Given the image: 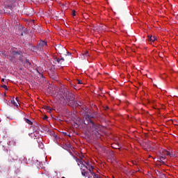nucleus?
Instances as JSON below:
<instances>
[{"label":"nucleus","instance_id":"1","mask_svg":"<svg viewBox=\"0 0 178 178\" xmlns=\"http://www.w3.org/2000/svg\"><path fill=\"white\" fill-rule=\"evenodd\" d=\"M63 105H69L70 106H81L83 103L74 101V95L69 91H65L63 94Z\"/></svg>","mask_w":178,"mask_h":178},{"label":"nucleus","instance_id":"2","mask_svg":"<svg viewBox=\"0 0 178 178\" xmlns=\"http://www.w3.org/2000/svg\"><path fill=\"white\" fill-rule=\"evenodd\" d=\"M94 119V114L92 113H87L83 118V123L86 126L90 127L91 130H95L98 129V125L92 121Z\"/></svg>","mask_w":178,"mask_h":178},{"label":"nucleus","instance_id":"3","mask_svg":"<svg viewBox=\"0 0 178 178\" xmlns=\"http://www.w3.org/2000/svg\"><path fill=\"white\" fill-rule=\"evenodd\" d=\"M76 161L79 166H80V165H81V166H82L83 168H85V169H88L90 173H92L94 175V176H97L95 175V173L92 172L94 166L90 165V163L85 162V164H84V163L83 162V160H81L80 159H76Z\"/></svg>","mask_w":178,"mask_h":178},{"label":"nucleus","instance_id":"4","mask_svg":"<svg viewBox=\"0 0 178 178\" xmlns=\"http://www.w3.org/2000/svg\"><path fill=\"white\" fill-rule=\"evenodd\" d=\"M16 3V0H7L4 2V6L7 8L8 9H13V7H15V5Z\"/></svg>","mask_w":178,"mask_h":178},{"label":"nucleus","instance_id":"5","mask_svg":"<svg viewBox=\"0 0 178 178\" xmlns=\"http://www.w3.org/2000/svg\"><path fill=\"white\" fill-rule=\"evenodd\" d=\"M13 56H7V59L11 60V62L16 63V60H15V56H20L22 55V51H13Z\"/></svg>","mask_w":178,"mask_h":178},{"label":"nucleus","instance_id":"6","mask_svg":"<svg viewBox=\"0 0 178 178\" xmlns=\"http://www.w3.org/2000/svg\"><path fill=\"white\" fill-rule=\"evenodd\" d=\"M81 168V175L82 176H83L84 177H87V176H88V172L86 171V168H83V165H80Z\"/></svg>","mask_w":178,"mask_h":178},{"label":"nucleus","instance_id":"7","mask_svg":"<svg viewBox=\"0 0 178 178\" xmlns=\"http://www.w3.org/2000/svg\"><path fill=\"white\" fill-rule=\"evenodd\" d=\"M47 44L45 41H40L38 44V48L39 49H42V47H47Z\"/></svg>","mask_w":178,"mask_h":178},{"label":"nucleus","instance_id":"8","mask_svg":"<svg viewBox=\"0 0 178 178\" xmlns=\"http://www.w3.org/2000/svg\"><path fill=\"white\" fill-rule=\"evenodd\" d=\"M156 175L159 177V178H166V175L163 174V172H160V171H156Z\"/></svg>","mask_w":178,"mask_h":178},{"label":"nucleus","instance_id":"9","mask_svg":"<svg viewBox=\"0 0 178 178\" xmlns=\"http://www.w3.org/2000/svg\"><path fill=\"white\" fill-rule=\"evenodd\" d=\"M24 67H31V63L29 60V59H26L24 62Z\"/></svg>","mask_w":178,"mask_h":178},{"label":"nucleus","instance_id":"10","mask_svg":"<svg viewBox=\"0 0 178 178\" xmlns=\"http://www.w3.org/2000/svg\"><path fill=\"white\" fill-rule=\"evenodd\" d=\"M156 40V37L155 36H152V35L148 36V41H152V42H154V41H155Z\"/></svg>","mask_w":178,"mask_h":178},{"label":"nucleus","instance_id":"11","mask_svg":"<svg viewBox=\"0 0 178 178\" xmlns=\"http://www.w3.org/2000/svg\"><path fill=\"white\" fill-rule=\"evenodd\" d=\"M72 146L69 144V143H65L63 145V148L64 149H69V148H71Z\"/></svg>","mask_w":178,"mask_h":178},{"label":"nucleus","instance_id":"12","mask_svg":"<svg viewBox=\"0 0 178 178\" xmlns=\"http://www.w3.org/2000/svg\"><path fill=\"white\" fill-rule=\"evenodd\" d=\"M24 120H25L26 123H27L28 124H30V125L33 124V122H31V120H30L27 118H25Z\"/></svg>","mask_w":178,"mask_h":178},{"label":"nucleus","instance_id":"13","mask_svg":"<svg viewBox=\"0 0 178 178\" xmlns=\"http://www.w3.org/2000/svg\"><path fill=\"white\" fill-rule=\"evenodd\" d=\"M11 104H14V106H17V102H16L15 101V99H13V100L11 101Z\"/></svg>","mask_w":178,"mask_h":178},{"label":"nucleus","instance_id":"14","mask_svg":"<svg viewBox=\"0 0 178 178\" xmlns=\"http://www.w3.org/2000/svg\"><path fill=\"white\" fill-rule=\"evenodd\" d=\"M83 55H84L85 56H90V54H88V51L85 52L84 54H83Z\"/></svg>","mask_w":178,"mask_h":178},{"label":"nucleus","instance_id":"15","mask_svg":"<svg viewBox=\"0 0 178 178\" xmlns=\"http://www.w3.org/2000/svg\"><path fill=\"white\" fill-rule=\"evenodd\" d=\"M165 154L167 155V156H169V155H170V152L165 151Z\"/></svg>","mask_w":178,"mask_h":178},{"label":"nucleus","instance_id":"16","mask_svg":"<svg viewBox=\"0 0 178 178\" xmlns=\"http://www.w3.org/2000/svg\"><path fill=\"white\" fill-rule=\"evenodd\" d=\"M1 87L3 88H5V90H8V86H6V85H3V86H1Z\"/></svg>","mask_w":178,"mask_h":178},{"label":"nucleus","instance_id":"17","mask_svg":"<svg viewBox=\"0 0 178 178\" xmlns=\"http://www.w3.org/2000/svg\"><path fill=\"white\" fill-rule=\"evenodd\" d=\"M77 83H78L79 84H83V81H80V80H79V79H77Z\"/></svg>","mask_w":178,"mask_h":178},{"label":"nucleus","instance_id":"18","mask_svg":"<svg viewBox=\"0 0 178 178\" xmlns=\"http://www.w3.org/2000/svg\"><path fill=\"white\" fill-rule=\"evenodd\" d=\"M47 111H52V108L49 106H47Z\"/></svg>","mask_w":178,"mask_h":178},{"label":"nucleus","instance_id":"19","mask_svg":"<svg viewBox=\"0 0 178 178\" xmlns=\"http://www.w3.org/2000/svg\"><path fill=\"white\" fill-rule=\"evenodd\" d=\"M72 16H76V11L75 10L72 11Z\"/></svg>","mask_w":178,"mask_h":178},{"label":"nucleus","instance_id":"20","mask_svg":"<svg viewBox=\"0 0 178 178\" xmlns=\"http://www.w3.org/2000/svg\"><path fill=\"white\" fill-rule=\"evenodd\" d=\"M56 62H58V63H60V59L56 58Z\"/></svg>","mask_w":178,"mask_h":178},{"label":"nucleus","instance_id":"21","mask_svg":"<svg viewBox=\"0 0 178 178\" xmlns=\"http://www.w3.org/2000/svg\"><path fill=\"white\" fill-rule=\"evenodd\" d=\"M60 61L62 60V62H65V58H60Z\"/></svg>","mask_w":178,"mask_h":178},{"label":"nucleus","instance_id":"22","mask_svg":"<svg viewBox=\"0 0 178 178\" xmlns=\"http://www.w3.org/2000/svg\"><path fill=\"white\" fill-rule=\"evenodd\" d=\"M44 120L45 119H48V117L47 115H45L44 118H43Z\"/></svg>","mask_w":178,"mask_h":178},{"label":"nucleus","instance_id":"23","mask_svg":"<svg viewBox=\"0 0 178 178\" xmlns=\"http://www.w3.org/2000/svg\"><path fill=\"white\" fill-rule=\"evenodd\" d=\"M63 135H64V136H67V133L63 132Z\"/></svg>","mask_w":178,"mask_h":178},{"label":"nucleus","instance_id":"24","mask_svg":"<svg viewBox=\"0 0 178 178\" xmlns=\"http://www.w3.org/2000/svg\"><path fill=\"white\" fill-rule=\"evenodd\" d=\"M19 60H21V62H23V59H22L19 56Z\"/></svg>","mask_w":178,"mask_h":178},{"label":"nucleus","instance_id":"25","mask_svg":"<svg viewBox=\"0 0 178 178\" xmlns=\"http://www.w3.org/2000/svg\"><path fill=\"white\" fill-rule=\"evenodd\" d=\"M1 81H2V82L5 81V79H1Z\"/></svg>","mask_w":178,"mask_h":178},{"label":"nucleus","instance_id":"26","mask_svg":"<svg viewBox=\"0 0 178 178\" xmlns=\"http://www.w3.org/2000/svg\"><path fill=\"white\" fill-rule=\"evenodd\" d=\"M16 101H17V102H19V100H18L17 97H16Z\"/></svg>","mask_w":178,"mask_h":178},{"label":"nucleus","instance_id":"27","mask_svg":"<svg viewBox=\"0 0 178 178\" xmlns=\"http://www.w3.org/2000/svg\"><path fill=\"white\" fill-rule=\"evenodd\" d=\"M67 54H68V55H69V54L71 55L70 52H67Z\"/></svg>","mask_w":178,"mask_h":178},{"label":"nucleus","instance_id":"28","mask_svg":"<svg viewBox=\"0 0 178 178\" xmlns=\"http://www.w3.org/2000/svg\"><path fill=\"white\" fill-rule=\"evenodd\" d=\"M62 178H65V177H63Z\"/></svg>","mask_w":178,"mask_h":178}]
</instances>
